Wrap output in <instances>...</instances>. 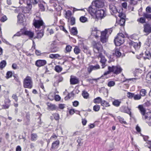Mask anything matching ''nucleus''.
Returning <instances> with one entry per match:
<instances>
[{
	"mask_svg": "<svg viewBox=\"0 0 151 151\" xmlns=\"http://www.w3.org/2000/svg\"><path fill=\"white\" fill-rule=\"evenodd\" d=\"M124 36L122 33L117 34L116 37L114 40V42L116 45L119 46L124 42Z\"/></svg>",
	"mask_w": 151,
	"mask_h": 151,
	"instance_id": "1",
	"label": "nucleus"
},
{
	"mask_svg": "<svg viewBox=\"0 0 151 151\" xmlns=\"http://www.w3.org/2000/svg\"><path fill=\"white\" fill-rule=\"evenodd\" d=\"M33 86V82L31 78L27 76L23 81V86L24 88H31Z\"/></svg>",
	"mask_w": 151,
	"mask_h": 151,
	"instance_id": "2",
	"label": "nucleus"
},
{
	"mask_svg": "<svg viewBox=\"0 0 151 151\" xmlns=\"http://www.w3.org/2000/svg\"><path fill=\"white\" fill-rule=\"evenodd\" d=\"M33 22V24L36 28L38 29L42 26V29H44V23L41 19L37 17V19H34Z\"/></svg>",
	"mask_w": 151,
	"mask_h": 151,
	"instance_id": "3",
	"label": "nucleus"
},
{
	"mask_svg": "<svg viewBox=\"0 0 151 151\" xmlns=\"http://www.w3.org/2000/svg\"><path fill=\"white\" fill-rule=\"evenodd\" d=\"M93 48L94 52L96 53H98L101 50L102 47L100 42H94L93 43Z\"/></svg>",
	"mask_w": 151,
	"mask_h": 151,
	"instance_id": "4",
	"label": "nucleus"
},
{
	"mask_svg": "<svg viewBox=\"0 0 151 151\" xmlns=\"http://www.w3.org/2000/svg\"><path fill=\"white\" fill-rule=\"evenodd\" d=\"M106 15L105 10L103 9H99L97 11L96 15V17L102 19Z\"/></svg>",
	"mask_w": 151,
	"mask_h": 151,
	"instance_id": "5",
	"label": "nucleus"
},
{
	"mask_svg": "<svg viewBox=\"0 0 151 151\" xmlns=\"http://www.w3.org/2000/svg\"><path fill=\"white\" fill-rule=\"evenodd\" d=\"M92 4H93L98 9H101L104 5V2L101 0H96L92 2Z\"/></svg>",
	"mask_w": 151,
	"mask_h": 151,
	"instance_id": "6",
	"label": "nucleus"
},
{
	"mask_svg": "<svg viewBox=\"0 0 151 151\" xmlns=\"http://www.w3.org/2000/svg\"><path fill=\"white\" fill-rule=\"evenodd\" d=\"M111 71L114 74H117L120 73L122 71V69L119 65L116 66H112L111 67Z\"/></svg>",
	"mask_w": 151,
	"mask_h": 151,
	"instance_id": "7",
	"label": "nucleus"
},
{
	"mask_svg": "<svg viewBox=\"0 0 151 151\" xmlns=\"http://www.w3.org/2000/svg\"><path fill=\"white\" fill-rule=\"evenodd\" d=\"M98 9H97L96 8V6H95L93 4H92V6L89 7L88 11L89 13L91 15H96Z\"/></svg>",
	"mask_w": 151,
	"mask_h": 151,
	"instance_id": "8",
	"label": "nucleus"
},
{
	"mask_svg": "<svg viewBox=\"0 0 151 151\" xmlns=\"http://www.w3.org/2000/svg\"><path fill=\"white\" fill-rule=\"evenodd\" d=\"M107 33V30L105 29L104 31L101 32V41L103 43H105L106 42L107 38L106 37V34Z\"/></svg>",
	"mask_w": 151,
	"mask_h": 151,
	"instance_id": "9",
	"label": "nucleus"
},
{
	"mask_svg": "<svg viewBox=\"0 0 151 151\" xmlns=\"http://www.w3.org/2000/svg\"><path fill=\"white\" fill-rule=\"evenodd\" d=\"M143 31L146 33L147 35L151 32V24H146L144 26Z\"/></svg>",
	"mask_w": 151,
	"mask_h": 151,
	"instance_id": "10",
	"label": "nucleus"
},
{
	"mask_svg": "<svg viewBox=\"0 0 151 151\" xmlns=\"http://www.w3.org/2000/svg\"><path fill=\"white\" fill-rule=\"evenodd\" d=\"M100 66L98 64L95 66L92 65H89L87 68L88 72L89 74H90L92 70H97L100 69Z\"/></svg>",
	"mask_w": 151,
	"mask_h": 151,
	"instance_id": "11",
	"label": "nucleus"
},
{
	"mask_svg": "<svg viewBox=\"0 0 151 151\" xmlns=\"http://www.w3.org/2000/svg\"><path fill=\"white\" fill-rule=\"evenodd\" d=\"M27 6L22 7V12L24 13H28L31 10L32 6L31 4L30 3H28V1L27 2Z\"/></svg>",
	"mask_w": 151,
	"mask_h": 151,
	"instance_id": "12",
	"label": "nucleus"
},
{
	"mask_svg": "<svg viewBox=\"0 0 151 151\" xmlns=\"http://www.w3.org/2000/svg\"><path fill=\"white\" fill-rule=\"evenodd\" d=\"M99 57L101 58L100 62L102 64V68H104L105 67L106 60L101 53L99 54Z\"/></svg>",
	"mask_w": 151,
	"mask_h": 151,
	"instance_id": "13",
	"label": "nucleus"
},
{
	"mask_svg": "<svg viewBox=\"0 0 151 151\" xmlns=\"http://www.w3.org/2000/svg\"><path fill=\"white\" fill-rule=\"evenodd\" d=\"M138 108L142 115V119L145 120V116L149 112L145 113V110L142 105H139L138 106Z\"/></svg>",
	"mask_w": 151,
	"mask_h": 151,
	"instance_id": "14",
	"label": "nucleus"
},
{
	"mask_svg": "<svg viewBox=\"0 0 151 151\" xmlns=\"http://www.w3.org/2000/svg\"><path fill=\"white\" fill-rule=\"evenodd\" d=\"M145 121L148 125L151 126V112H149L145 116Z\"/></svg>",
	"mask_w": 151,
	"mask_h": 151,
	"instance_id": "15",
	"label": "nucleus"
},
{
	"mask_svg": "<svg viewBox=\"0 0 151 151\" xmlns=\"http://www.w3.org/2000/svg\"><path fill=\"white\" fill-rule=\"evenodd\" d=\"M47 63L45 60H39L36 61L35 65L38 67H40L45 65Z\"/></svg>",
	"mask_w": 151,
	"mask_h": 151,
	"instance_id": "16",
	"label": "nucleus"
},
{
	"mask_svg": "<svg viewBox=\"0 0 151 151\" xmlns=\"http://www.w3.org/2000/svg\"><path fill=\"white\" fill-rule=\"evenodd\" d=\"M59 144L60 142L59 140H57L56 141L53 142L52 144L50 150L52 151L54 150L57 149L59 147Z\"/></svg>",
	"mask_w": 151,
	"mask_h": 151,
	"instance_id": "17",
	"label": "nucleus"
},
{
	"mask_svg": "<svg viewBox=\"0 0 151 151\" xmlns=\"http://www.w3.org/2000/svg\"><path fill=\"white\" fill-rule=\"evenodd\" d=\"M120 110L121 111L127 113L131 116V112L130 111L131 109L129 108L128 107L123 106L121 107Z\"/></svg>",
	"mask_w": 151,
	"mask_h": 151,
	"instance_id": "18",
	"label": "nucleus"
},
{
	"mask_svg": "<svg viewBox=\"0 0 151 151\" xmlns=\"http://www.w3.org/2000/svg\"><path fill=\"white\" fill-rule=\"evenodd\" d=\"M129 44L131 45V47L133 46L136 50H137L140 48L141 45V42H139L138 44L137 42H131L129 43Z\"/></svg>",
	"mask_w": 151,
	"mask_h": 151,
	"instance_id": "19",
	"label": "nucleus"
},
{
	"mask_svg": "<svg viewBox=\"0 0 151 151\" xmlns=\"http://www.w3.org/2000/svg\"><path fill=\"white\" fill-rule=\"evenodd\" d=\"M24 35L27 36L30 38H31L33 37L34 33L30 31L26 30L24 29Z\"/></svg>",
	"mask_w": 151,
	"mask_h": 151,
	"instance_id": "20",
	"label": "nucleus"
},
{
	"mask_svg": "<svg viewBox=\"0 0 151 151\" xmlns=\"http://www.w3.org/2000/svg\"><path fill=\"white\" fill-rule=\"evenodd\" d=\"M100 32L97 30L96 28H95L92 30L91 34L93 36L95 37L96 38H97L99 37Z\"/></svg>",
	"mask_w": 151,
	"mask_h": 151,
	"instance_id": "21",
	"label": "nucleus"
},
{
	"mask_svg": "<svg viewBox=\"0 0 151 151\" xmlns=\"http://www.w3.org/2000/svg\"><path fill=\"white\" fill-rule=\"evenodd\" d=\"M37 33L36 38H40L42 37L44 35V29H42L39 31H37L36 30Z\"/></svg>",
	"mask_w": 151,
	"mask_h": 151,
	"instance_id": "22",
	"label": "nucleus"
},
{
	"mask_svg": "<svg viewBox=\"0 0 151 151\" xmlns=\"http://www.w3.org/2000/svg\"><path fill=\"white\" fill-rule=\"evenodd\" d=\"M70 81L71 84L73 85L77 84L79 83L78 79L75 77L71 78Z\"/></svg>",
	"mask_w": 151,
	"mask_h": 151,
	"instance_id": "23",
	"label": "nucleus"
},
{
	"mask_svg": "<svg viewBox=\"0 0 151 151\" xmlns=\"http://www.w3.org/2000/svg\"><path fill=\"white\" fill-rule=\"evenodd\" d=\"M24 15L22 14H19L17 16L18 22L19 24H22L24 22Z\"/></svg>",
	"mask_w": 151,
	"mask_h": 151,
	"instance_id": "24",
	"label": "nucleus"
},
{
	"mask_svg": "<svg viewBox=\"0 0 151 151\" xmlns=\"http://www.w3.org/2000/svg\"><path fill=\"white\" fill-rule=\"evenodd\" d=\"M144 55L145 56L143 57V58L145 60L146 59H150L151 58V54L149 51H146Z\"/></svg>",
	"mask_w": 151,
	"mask_h": 151,
	"instance_id": "25",
	"label": "nucleus"
},
{
	"mask_svg": "<svg viewBox=\"0 0 151 151\" xmlns=\"http://www.w3.org/2000/svg\"><path fill=\"white\" fill-rule=\"evenodd\" d=\"M72 15V12L70 10H68L66 11L65 17L68 19L69 21L70 18L71 17Z\"/></svg>",
	"mask_w": 151,
	"mask_h": 151,
	"instance_id": "26",
	"label": "nucleus"
},
{
	"mask_svg": "<svg viewBox=\"0 0 151 151\" xmlns=\"http://www.w3.org/2000/svg\"><path fill=\"white\" fill-rule=\"evenodd\" d=\"M38 136L36 133H32L31 134V140L32 141H35L37 139Z\"/></svg>",
	"mask_w": 151,
	"mask_h": 151,
	"instance_id": "27",
	"label": "nucleus"
},
{
	"mask_svg": "<svg viewBox=\"0 0 151 151\" xmlns=\"http://www.w3.org/2000/svg\"><path fill=\"white\" fill-rule=\"evenodd\" d=\"M22 35H24V29H22L20 31L17 32L14 35L12 38H13L15 36L19 37Z\"/></svg>",
	"mask_w": 151,
	"mask_h": 151,
	"instance_id": "28",
	"label": "nucleus"
},
{
	"mask_svg": "<svg viewBox=\"0 0 151 151\" xmlns=\"http://www.w3.org/2000/svg\"><path fill=\"white\" fill-rule=\"evenodd\" d=\"M101 105L103 106L107 107L110 106L109 103L104 100H103L101 101Z\"/></svg>",
	"mask_w": 151,
	"mask_h": 151,
	"instance_id": "29",
	"label": "nucleus"
},
{
	"mask_svg": "<svg viewBox=\"0 0 151 151\" xmlns=\"http://www.w3.org/2000/svg\"><path fill=\"white\" fill-rule=\"evenodd\" d=\"M62 70V68L59 65H56L55 68V70L58 73L61 72Z\"/></svg>",
	"mask_w": 151,
	"mask_h": 151,
	"instance_id": "30",
	"label": "nucleus"
},
{
	"mask_svg": "<svg viewBox=\"0 0 151 151\" xmlns=\"http://www.w3.org/2000/svg\"><path fill=\"white\" fill-rule=\"evenodd\" d=\"M47 104L48 107L51 110H53L55 109L56 106L55 105L50 103H47Z\"/></svg>",
	"mask_w": 151,
	"mask_h": 151,
	"instance_id": "31",
	"label": "nucleus"
},
{
	"mask_svg": "<svg viewBox=\"0 0 151 151\" xmlns=\"http://www.w3.org/2000/svg\"><path fill=\"white\" fill-rule=\"evenodd\" d=\"M70 32L73 35H76L78 33L77 28L76 27H73L70 30Z\"/></svg>",
	"mask_w": 151,
	"mask_h": 151,
	"instance_id": "32",
	"label": "nucleus"
},
{
	"mask_svg": "<svg viewBox=\"0 0 151 151\" xmlns=\"http://www.w3.org/2000/svg\"><path fill=\"white\" fill-rule=\"evenodd\" d=\"M121 103V101H119L118 100H115L113 102L112 104L115 106L118 107L119 106Z\"/></svg>",
	"mask_w": 151,
	"mask_h": 151,
	"instance_id": "33",
	"label": "nucleus"
},
{
	"mask_svg": "<svg viewBox=\"0 0 151 151\" xmlns=\"http://www.w3.org/2000/svg\"><path fill=\"white\" fill-rule=\"evenodd\" d=\"M102 100H102L100 97H99L94 99L93 102L96 104H99L101 103V102Z\"/></svg>",
	"mask_w": 151,
	"mask_h": 151,
	"instance_id": "34",
	"label": "nucleus"
},
{
	"mask_svg": "<svg viewBox=\"0 0 151 151\" xmlns=\"http://www.w3.org/2000/svg\"><path fill=\"white\" fill-rule=\"evenodd\" d=\"M6 61L3 60L0 63V68L2 70L6 65Z\"/></svg>",
	"mask_w": 151,
	"mask_h": 151,
	"instance_id": "35",
	"label": "nucleus"
},
{
	"mask_svg": "<svg viewBox=\"0 0 151 151\" xmlns=\"http://www.w3.org/2000/svg\"><path fill=\"white\" fill-rule=\"evenodd\" d=\"M146 91L145 89H142L140 91L139 94L141 96H144L146 95Z\"/></svg>",
	"mask_w": 151,
	"mask_h": 151,
	"instance_id": "36",
	"label": "nucleus"
},
{
	"mask_svg": "<svg viewBox=\"0 0 151 151\" xmlns=\"http://www.w3.org/2000/svg\"><path fill=\"white\" fill-rule=\"evenodd\" d=\"M149 13H145L143 14V16L145 18L148 19H151V14H149Z\"/></svg>",
	"mask_w": 151,
	"mask_h": 151,
	"instance_id": "37",
	"label": "nucleus"
},
{
	"mask_svg": "<svg viewBox=\"0 0 151 151\" xmlns=\"http://www.w3.org/2000/svg\"><path fill=\"white\" fill-rule=\"evenodd\" d=\"M117 119L119 122L122 124H127V122L124 121V119L123 118L121 117L120 116H118L117 117Z\"/></svg>",
	"mask_w": 151,
	"mask_h": 151,
	"instance_id": "38",
	"label": "nucleus"
},
{
	"mask_svg": "<svg viewBox=\"0 0 151 151\" xmlns=\"http://www.w3.org/2000/svg\"><path fill=\"white\" fill-rule=\"evenodd\" d=\"M118 14L117 15L120 18V19H124L125 17V14L122 12H120V10L119 12H118Z\"/></svg>",
	"mask_w": 151,
	"mask_h": 151,
	"instance_id": "39",
	"label": "nucleus"
},
{
	"mask_svg": "<svg viewBox=\"0 0 151 151\" xmlns=\"http://www.w3.org/2000/svg\"><path fill=\"white\" fill-rule=\"evenodd\" d=\"M81 50L77 46H76L74 49V52L76 55L79 54Z\"/></svg>",
	"mask_w": 151,
	"mask_h": 151,
	"instance_id": "40",
	"label": "nucleus"
},
{
	"mask_svg": "<svg viewBox=\"0 0 151 151\" xmlns=\"http://www.w3.org/2000/svg\"><path fill=\"white\" fill-rule=\"evenodd\" d=\"M141 99V96L140 94H134L133 99L135 100H138L140 99Z\"/></svg>",
	"mask_w": 151,
	"mask_h": 151,
	"instance_id": "41",
	"label": "nucleus"
},
{
	"mask_svg": "<svg viewBox=\"0 0 151 151\" xmlns=\"http://www.w3.org/2000/svg\"><path fill=\"white\" fill-rule=\"evenodd\" d=\"M121 53L118 49L115 50V55L117 57H120L121 55Z\"/></svg>",
	"mask_w": 151,
	"mask_h": 151,
	"instance_id": "42",
	"label": "nucleus"
},
{
	"mask_svg": "<svg viewBox=\"0 0 151 151\" xmlns=\"http://www.w3.org/2000/svg\"><path fill=\"white\" fill-rule=\"evenodd\" d=\"M80 20L81 22L84 23L87 21V19L85 17L82 16L80 17Z\"/></svg>",
	"mask_w": 151,
	"mask_h": 151,
	"instance_id": "43",
	"label": "nucleus"
},
{
	"mask_svg": "<svg viewBox=\"0 0 151 151\" xmlns=\"http://www.w3.org/2000/svg\"><path fill=\"white\" fill-rule=\"evenodd\" d=\"M82 94L83 97L85 99H87L88 97V93L86 91H83L82 93Z\"/></svg>",
	"mask_w": 151,
	"mask_h": 151,
	"instance_id": "44",
	"label": "nucleus"
},
{
	"mask_svg": "<svg viewBox=\"0 0 151 151\" xmlns=\"http://www.w3.org/2000/svg\"><path fill=\"white\" fill-rule=\"evenodd\" d=\"M12 73L11 71H8L6 74V78L8 79L9 78L12 77Z\"/></svg>",
	"mask_w": 151,
	"mask_h": 151,
	"instance_id": "45",
	"label": "nucleus"
},
{
	"mask_svg": "<svg viewBox=\"0 0 151 151\" xmlns=\"http://www.w3.org/2000/svg\"><path fill=\"white\" fill-rule=\"evenodd\" d=\"M125 21V19H120L119 22V24L120 26H123L124 24Z\"/></svg>",
	"mask_w": 151,
	"mask_h": 151,
	"instance_id": "46",
	"label": "nucleus"
},
{
	"mask_svg": "<svg viewBox=\"0 0 151 151\" xmlns=\"http://www.w3.org/2000/svg\"><path fill=\"white\" fill-rule=\"evenodd\" d=\"M134 94V93L130 92H128L127 93V96L129 98H133Z\"/></svg>",
	"mask_w": 151,
	"mask_h": 151,
	"instance_id": "47",
	"label": "nucleus"
},
{
	"mask_svg": "<svg viewBox=\"0 0 151 151\" xmlns=\"http://www.w3.org/2000/svg\"><path fill=\"white\" fill-rule=\"evenodd\" d=\"M100 106L98 105H96L93 106V110L95 111H99L100 109Z\"/></svg>",
	"mask_w": 151,
	"mask_h": 151,
	"instance_id": "48",
	"label": "nucleus"
},
{
	"mask_svg": "<svg viewBox=\"0 0 151 151\" xmlns=\"http://www.w3.org/2000/svg\"><path fill=\"white\" fill-rule=\"evenodd\" d=\"M50 2L51 4H53V5L55 7L57 5V3H58V1L57 0H51Z\"/></svg>",
	"mask_w": 151,
	"mask_h": 151,
	"instance_id": "49",
	"label": "nucleus"
},
{
	"mask_svg": "<svg viewBox=\"0 0 151 151\" xmlns=\"http://www.w3.org/2000/svg\"><path fill=\"white\" fill-rule=\"evenodd\" d=\"M108 71L105 72L104 74L103 75L104 76H106L108 74H109L110 73L112 72V71H111V67L110 66H109L108 67Z\"/></svg>",
	"mask_w": 151,
	"mask_h": 151,
	"instance_id": "50",
	"label": "nucleus"
},
{
	"mask_svg": "<svg viewBox=\"0 0 151 151\" xmlns=\"http://www.w3.org/2000/svg\"><path fill=\"white\" fill-rule=\"evenodd\" d=\"M70 22L71 25H74L75 23V19L73 17L70 18Z\"/></svg>",
	"mask_w": 151,
	"mask_h": 151,
	"instance_id": "51",
	"label": "nucleus"
},
{
	"mask_svg": "<svg viewBox=\"0 0 151 151\" xmlns=\"http://www.w3.org/2000/svg\"><path fill=\"white\" fill-rule=\"evenodd\" d=\"M146 79L148 81H151V71L147 74Z\"/></svg>",
	"mask_w": 151,
	"mask_h": 151,
	"instance_id": "52",
	"label": "nucleus"
},
{
	"mask_svg": "<svg viewBox=\"0 0 151 151\" xmlns=\"http://www.w3.org/2000/svg\"><path fill=\"white\" fill-rule=\"evenodd\" d=\"M145 147H147L148 148L151 149V141L147 142L145 144Z\"/></svg>",
	"mask_w": 151,
	"mask_h": 151,
	"instance_id": "53",
	"label": "nucleus"
},
{
	"mask_svg": "<svg viewBox=\"0 0 151 151\" xmlns=\"http://www.w3.org/2000/svg\"><path fill=\"white\" fill-rule=\"evenodd\" d=\"M59 50V48L57 47H54L51 48V51L52 52H56Z\"/></svg>",
	"mask_w": 151,
	"mask_h": 151,
	"instance_id": "54",
	"label": "nucleus"
},
{
	"mask_svg": "<svg viewBox=\"0 0 151 151\" xmlns=\"http://www.w3.org/2000/svg\"><path fill=\"white\" fill-rule=\"evenodd\" d=\"M72 48V47L71 46L68 45L66 47L65 50L67 52H69L71 51Z\"/></svg>",
	"mask_w": 151,
	"mask_h": 151,
	"instance_id": "55",
	"label": "nucleus"
},
{
	"mask_svg": "<svg viewBox=\"0 0 151 151\" xmlns=\"http://www.w3.org/2000/svg\"><path fill=\"white\" fill-rule=\"evenodd\" d=\"M145 18L141 17L137 19V21L142 23H143L145 22Z\"/></svg>",
	"mask_w": 151,
	"mask_h": 151,
	"instance_id": "56",
	"label": "nucleus"
},
{
	"mask_svg": "<svg viewBox=\"0 0 151 151\" xmlns=\"http://www.w3.org/2000/svg\"><path fill=\"white\" fill-rule=\"evenodd\" d=\"M115 84V83L114 81H111L109 82L108 83V86L109 87H111L114 86Z\"/></svg>",
	"mask_w": 151,
	"mask_h": 151,
	"instance_id": "57",
	"label": "nucleus"
},
{
	"mask_svg": "<svg viewBox=\"0 0 151 151\" xmlns=\"http://www.w3.org/2000/svg\"><path fill=\"white\" fill-rule=\"evenodd\" d=\"M7 19V18L6 17L5 15H4L1 17L0 21L1 22H4L6 21Z\"/></svg>",
	"mask_w": 151,
	"mask_h": 151,
	"instance_id": "58",
	"label": "nucleus"
},
{
	"mask_svg": "<svg viewBox=\"0 0 151 151\" xmlns=\"http://www.w3.org/2000/svg\"><path fill=\"white\" fill-rule=\"evenodd\" d=\"M40 9L41 11H44L45 10V8L43 5L42 4H40L39 5Z\"/></svg>",
	"mask_w": 151,
	"mask_h": 151,
	"instance_id": "59",
	"label": "nucleus"
},
{
	"mask_svg": "<svg viewBox=\"0 0 151 151\" xmlns=\"http://www.w3.org/2000/svg\"><path fill=\"white\" fill-rule=\"evenodd\" d=\"M137 0H130V3L131 4L134 5L137 4Z\"/></svg>",
	"mask_w": 151,
	"mask_h": 151,
	"instance_id": "60",
	"label": "nucleus"
},
{
	"mask_svg": "<svg viewBox=\"0 0 151 151\" xmlns=\"http://www.w3.org/2000/svg\"><path fill=\"white\" fill-rule=\"evenodd\" d=\"M12 98L16 102H17L18 99V97L16 94H13L12 96Z\"/></svg>",
	"mask_w": 151,
	"mask_h": 151,
	"instance_id": "61",
	"label": "nucleus"
},
{
	"mask_svg": "<svg viewBox=\"0 0 151 151\" xmlns=\"http://www.w3.org/2000/svg\"><path fill=\"white\" fill-rule=\"evenodd\" d=\"M8 95L6 96V97L7 98L6 99L4 100V102L6 104L9 103L10 102V100L8 98Z\"/></svg>",
	"mask_w": 151,
	"mask_h": 151,
	"instance_id": "62",
	"label": "nucleus"
},
{
	"mask_svg": "<svg viewBox=\"0 0 151 151\" xmlns=\"http://www.w3.org/2000/svg\"><path fill=\"white\" fill-rule=\"evenodd\" d=\"M110 9L111 10V11H112L114 13H115L116 11H117V10H115V6H110Z\"/></svg>",
	"mask_w": 151,
	"mask_h": 151,
	"instance_id": "63",
	"label": "nucleus"
},
{
	"mask_svg": "<svg viewBox=\"0 0 151 151\" xmlns=\"http://www.w3.org/2000/svg\"><path fill=\"white\" fill-rule=\"evenodd\" d=\"M146 11L147 12L146 13H151V7L150 6H147V7L146 9Z\"/></svg>",
	"mask_w": 151,
	"mask_h": 151,
	"instance_id": "64",
	"label": "nucleus"
}]
</instances>
